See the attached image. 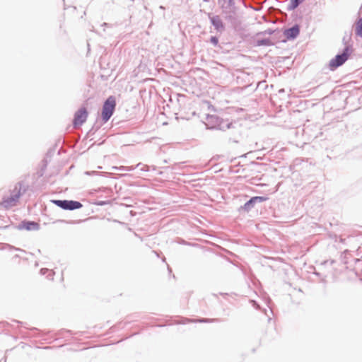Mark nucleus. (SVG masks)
<instances>
[{
	"label": "nucleus",
	"mask_w": 362,
	"mask_h": 362,
	"mask_svg": "<svg viewBox=\"0 0 362 362\" xmlns=\"http://www.w3.org/2000/svg\"><path fill=\"white\" fill-rule=\"evenodd\" d=\"M25 192V188L21 185L18 184L11 190L8 196L4 197L0 202V206L4 209H9L17 204L20 197Z\"/></svg>",
	"instance_id": "nucleus-1"
},
{
	"label": "nucleus",
	"mask_w": 362,
	"mask_h": 362,
	"mask_svg": "<svg viewBox=\"0 0 362 362\" xmlns=\"http://www.w3.org/2000/svg\"><path fill=\"white\" fill-rule=\"evenodd\" d=\"M116 107V100L114 96H110L104 103L102 110V118L105 122L109 120Z\"/></svg>",
	"instance_id": "nucleus-2"
},
{
	"label": "nucleus",
	"mask_w": 362,
	"mask_h": 362,
	"mask_svg": "<svg viewBox=\"0 0 362 362\" xmlns=\"http://www.w3.org/2000/svg\"><path fill=\"white\" fill-rule=\"evenodd\" d=\"M233 0H218V4L222 10V13L226 14V19H232L233 14L235 13Z\"/></svg>",
	"instance_id": "nucleus-3"
},
{
	"label": "nucleus",
	"mask_w": 362,
	"mask_h": 362,
	"mask_svg": "<svg viewBox=\"0 0 362 362\" xmlns=\"http://www.w3.org/2000/svg\"><path fill=\"white\" fill-rule=\"evenodd\" d=\"M88 115V112L86 107L78 109L75 115L73 121L74 128H79L83 123L86 122Z\"/></svg>",
	"instance_id": "nucleus-4"
},
{
	"label": "nucleus",
	"mask_w": 362,
	"mask_h": 362,
	"mask_svg": "<svg viewBox=\"0 0 362 362\" xmlns=\"http://www.w3.org/2000/svg\"><path fill=\"white\" fill-rule=\"evenodd\" d=\"M54 203L63 209L74 210L82 207V204L76 201L55 200Z\"/></svg>",
	"instance_id": "nucleus-5"
},
{
	"label": "nucleus",
	"mask_w": 362,
	"mask_h": 362,
	"mask_svg": "<svg viewBox=\"0 0 362 362\" xmlns=\"http://www.w3.org/2000/svg\"><path fill=\"white\" fill-rule=\"evenodd\" d=\"M346 51L347 49L341 54L337 55L329 62V65L332 70H334L339 66L342 65L348 59L349 55Z\"/></svg>",
	"instance_id": "nucleus-6"
},
{
	"label": "nucleus",
	"mask_w": 362,
	"mask_h": 362,
	"mask_svg": "<svg viewBox=\"0 0 362 362\" xmlns=\"http://www.w3.org/2000/svg\"><path fill=\"white\" fill-rule=\"evenodd\" d=\"M211 22L218 31H223L224 30V24L219 16H215L211 18Z\"/></svg>",
	"instance_id": "nucleus-7"
},
{
	"label": "nucleus",
	"mask_w": 362,
	"mask_h": 362,
	"mask_svg": "<svg viewBox=\"0 0 362 362\" xmlns=\"http://www.w3.org/2000/svg\"><path fill=\"white\" fill-rule=\"evenodd\" d=\"M299 34V28L298 26H294L291 28L286 30L284 33L285 36L288 39H293Z\"/></svg>",
	"instance_id": "nucleus-8"
},
{
	"label": "nucleus",
	"mask_w": 362,
	"mask_h": 362,
	"mask_svg": "<svg viewBox=\"0 0 362 362\" xmlns=\"http://www.w3.org/2000/svg\"><path fill=\"white\" fill-rule=\"evenodd\" d=\"M355 32L357 35L362 37V18L356 22Z\"/></svg>",
	"instance_id": "nucleus-9"
},
{
	"label": "nucleus",
	"mask_w": 362,
	"mask_h": 362,
	"mask_svg": "<svg viewBox=\"0 0 362 362\" xmlns=\"http://www.w3.org/2000/svg\"><path fill=\"white\" fill-rule=\"evenodd\" d=\"M257 200H258L259 202H264V201L267 200V198L264 197H252L250 200H249L245 204V208H248L252 203L255 202Z\"/></svg>",
	"instance_id": "nucleus-10"
},
{
	"label": "nucleus",
	"mask_w": 362,
	"mask_h": 362,
	"mask_svg": "<svg viewBox=\"0 0 362 362\" xmlns=\"http://www.w3.org/2000/svg\"><path fill=\"white\" fill-rule=\"evenodd\" d=\"M257 45L258 46H261V45H266V46H269V45H272V43L271 42L270 40L269 39H265V40H258L257 42Z\"/></svg>",
	"instance_id": "nucleus-11"
},
{
	"label": "nucleus",
	"mask_w": 362,
	"mask_h": 362,
	"mask_svg": "<svg viewBox=\"0 0 362 362\" xmlns=\"http://www.w3.org/2000/svg\"><path fill=\"white\" fill-rule=\"evenodd\" d=\"M300 0H291V7L296 8L299 5Z\"/></svg>",
	"instance_id": "nucleus-12"
},
{
	"label": "nucleus",
	"mask_w": 362,
	"mask_h": 362,
	"mask_svg": "<svg viewBox=\"0 0 362 362\" xmlns=\"http://www.w3.org/2000/svg\"><path fill=\"white\" fill-rule=\"evenodd\" d=\"M211 42L214 45H216L218 44V38L216 37H211Z\"/></svg>",
	"instance_id": "nucleus-13"
},
{
	"label": "nucleus",
	"mask_w": 362,
	"mask_h": 362,
	"mask_svg": "<svg viewBox=\"0 0 362 362\" xmlns=\"http://www.w3.org/2000/svg\"><path fill=\"white\" fill-rule=\"evenodd\" d=\"M210 320H199V322H209Z\"/></svg>",
	"instance_id": "nucleus-14"
}]
</instances>
